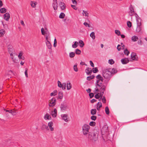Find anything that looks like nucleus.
<instances>
[{"mask_svg": "<svg viewBox=\"0 0 147 147\" xmlns=\"http://www.w3.org/2000/svg\"><path fill=\"white\" fill-rule=\"evenodd\" d=\"M89 96L90 98H91L94 96V94L93 93H90L89 94Z\"/></svg>", "mask_w": 147, "mask_h": 147, "instance_id": "nucleus-62", "label": "nucleus"}, {"mask_svg": "<svg viewBox=\"0 0 147 147\" xmlns=\"http://www.w3.org/2000/svg\"><path fill=\"white\" fill-rule=\"evenodd\" d=\"M66 87L67 90H69L71 89L72 87V85L70 82L67 83Z\"/></svg>", "mask_w": 147, "mask_h": 147, "instance_id": "nucleus-32", "label": "nucleus"}, {"mask_svg": "<svg viewBox=\"0 0 147 147\" xmlns=\"http://www.w3.org/2000/svg\"><path fill=\"white\" fill-rule=\"evenodd\" d=\"M129 9L130 10V11L129 12V15H130V16H132L134 14L135 15V16L136 14H137L136 13H134V9L133 7H132L131 6L129 7Z\"/></svg>", "mask_w": 147, "mask_h": 147, "instance_id": "nucleus-14", "label": "nucleus"}, {"mask_svg": "<svg viewBox=\"0 0 147 147\" xmlns=\"http://www.w3.org/2000/svg\"><path fill=\"white\" fill-rule=\"evenodd\" d=\"M79 43L80 44V47H82L84 45V43L83 41L82 40H80L79 41Z\"/></svg>", "mask_w": 147, "mask_h": 147, "instance_id": "nucleus-36", "label": "nucleus"}, {"mask_svg": "<svg viewBox=\"0 0 147 147\" xmlns=\"http://www.w3.org/2000/svg\"><path fill=\"white\" fill-rule=\"evenodd\" d=\"M115 33L118 36H119L121 34V32L119 30H115Z\"/></svg>", "mask_w": 147, "mask_h": 147, "instance_id": "nucleus-44", "label": "nucleus"}, {"mask_svg": "<svg viewBox=\"0 0 147 147\" xmlns=\"http://www.w3.org/2000/svg\"><path fill=\"white\" fill-rule=\"evenodd\" d=\"M23 54V53L22 52H20L18 55V57L19 58V59H22V60H24V58L23 57H22Z\"/></svg>", "mask_w": 147, "mask_h": 147, "instance_id": "nucleus-28", "label": "nucleus"}, {"mask_svg": "<svg viewBox=\"0 0 147 147\" xmlns=\"http://www.w3.org/2000/svg\"><path fill=\"white\" fill-rule=\"evenodd\" d=\"M108 63L112 65L114 63L115 61L113 59H110L109 60Z\"/></svg>", "mask_w": 147, "mask_h": 147, "instance_id": "nucleus-43", "label": "nucleus"}, {"mask_svg": "<svg viewBox=\"0 0 147 147\" xmlns=\"http://www.w3.org/2000/svg\"><path fill=\"white\" fill-rule=\"evenodd\" d=\"M131 40L133 42H136L138 40V37L136 36H134L132 37Z\"/></svg>", "mask_w": 147, "mask_h": 147, "instance_id": "nucleus-30", "label": "nucleus"}, {"mask_svg": "<svg viewBox=\"0 0 147 147\" xmlns=\"http://www.w3.org/2000/svg\"><path fill=\"white\" fill-rule=\"evenodd\" d=\"M75 53L73 52H71L69 53V55L70 58H72L74 57L75 56Z\"/></svg>", "mask_w": 147, "mask_h": 147, "instance_id": "nucleus-35", "label": "nucleus"}, {"mask_svg": "<svg viewBox=\"0 0 147 147\" xmlns=\"http://www.w3.org/2000/svg\"><path fill=\"white\" fill-rule=\"evenodd\" d=\"M90 129V126L86 124H84L82 126V133L83 135L85 136H87L89 133V130Z\"/></svg>", "mask_w": 147, "mask_h": 147, "instance_id": "nucleus-5", "label": "nucleus"}, {"mask_svg": "<svg viewBox=\"0 0 147 147\" xmlns=\"http://www.w3.org/2000/svg\"><path fill=\"white\" fill-rule=\"evenodd\" d=\"M111 74L116 73L117 71L116 69L115 68H113L111 70Z\"/></svg>", "mask_w": 147, "mask_h": 147, "instance_id": "nucleus-39", "label": "nucleus"}, {"mask_svg": "<svg viewBox=\"0 0 147 147\" xmlns=\"http://www.w3.org/2000/svg\"><path fill=\"white\" fill-rule=\"evenodd\" d=\"M105 111L107 115H109V108L108 107H106L105 108Z\"/></svg>", "mask_w": 147, "mask_h": 147, "instance_id": "nucleus-40", "label": "nucleus"}, {"mask_svg": "<svg viewBox=\"0 0 147 147\" xmlns=\"http://www.w3.org/2000/svg\"><path fill=\"white\" fill-rule=\"evenodd\" d=\"M46 43L47 47V48L49 49H51V45L49 41H46Z\"/></svg>", "mask_w": 147, "mask_h": 147, "instance_id": "nucleus-25", "label": "nucleus"}, {"mask_svg": "<svg viewBox=\"0 0 147 147\" xmlns=\"http://www.w3.org/2000/svg\"><path fill=\"white\" fill-rule=\"evenodd\" d=\"M85 72L87 75H90L92 72V70L91 68H87L85 70Z\"/></svg>", "mask_w": 147, "mask_h": 147, "instance_id": "nucleus-22", "label": "nucleus"}, {"mask_svg": "<svg viewBox=\"0 0 147 147\" xmlns=\"http://www.w3.org/2000/svg\"><path fill=\"white\" fill-rule=\"evenodd\" d=\"M61 116L63 120H64L65 122H67L68 121V115L67 114H62Z\"/></svg>", "mask_w": 147, "mask_h": 147, "instance_id": "nucleus-16", "label": "nucleus"}, {"mask_svg": "<svg viewBox=\"0 0 147 147\" xmlns=\"http://www.w3.org/2000/svg\"><path fill=\"white\" fill-rule=\"evenodd\" d=\"M57 90H54L53 92H51L50 94V95L51 96H55L57 95Z\"/></svg>", "mask_w": 147, "mask_h": 147, "instance_id": "nucleus-33", "label": "nucleus"}, {"mask_svg": "<svg viewBox=\"0 0 147 147\" xmlns=\"http://www.w3.org/2000/svg\"><path fill=\"white\" fill-rule=\"evenodd\" d=\"M37 4V3L36 1H31L30 2V5L32 7H35Z\"/></svg>", "mask_w": 147, "mask_h": 147, "instance_id": "nucleus-27", "label": "nucleus"}, {"mask_svg": "<svg viewBox=\"0 0 147 147\" xmlns=\"http://www.w3.org/2000/svg\"><path fill=\"white\" fill-rule=\"evenodd\" d=\"M41 32L42 35H45L46 41H49L50 39V33L47 28H42L41 29Z\"/></svg>", "mask_w": 147, "mask_h": 147, "instance_id": "nucleus-6", "label": "nucleus"}, {"mask_svg": "<svg viewBox=\"0 0 147 147\" xmlns=\"http://www.w3.org/2000/svg\"><path fill=\"white\" fill-rule=\"evenodd\" d=\"M75 52L76 54L79 55L80 54L81 51L79 49H77L76 50Z\"/></svg>", "mask_w": 147, "mask_h": 147, "instance_id": "nucleus-48", "label": "nucleus"}, {"mask_svg": "<svg viewBox=\"0 0 147 147\" xmlns=\"http://www.w3.org/2000/svg\"><path fill=\"white\" fill-rule=\"evenodd\" d=\"M111 75V69H105L103 70V76L105 78H110Z\"/></svg>", "mask_w": 147, "mask_h": 147, "instance_id": "nucleus-7", "label": "nucleus"}, {"mask_svg": "<svg viewBox=\"0 0 147 147\" xmlns=\"http://www.w3.org/2000/svg\"><path fill=\"white\" fill-rule=\"evenodd\" d=\"M5 33V30L3 29H2L0 30V37H2L4 35Z\"/></svg>", "mask_w": 147, "mask_h": 147, "instance_id": "nucleus-29", "label": "nucleus"}, {"mask_svg": "<svg viewBox=\"0 0 147 147\" xmlns=\"http://www.w3.org/2000/svg\"><path fill=\"white\" fill-rule=\"evenodd\" d=\"M94 76H88L87 78V79L88 80H90L94 78Z\"/></svg>", "mask_w": 147, "mask_h": 147, "instance_id": "nucleus-47", "label": "nucleus"}, {"mask_svg": "<svg viewBox=\"0 0 147 147\" xmlns=\"http://www.w3.org/2000/svg\"><path fill=\"white\" fill-rule=\"evenodd\" d=\"M4 110L6 112H8L9 113H11L13 115H16L17 113L16 111L17 110L16 109H13L11 110H7L4 109Z\"/></svg>", "mask_w": 147, "mask_h": 147, "instance_id": "nucleus-10", "label": "nucleus"}, {"mask_svg": "<svg viewBox=\"0 0 147 147\" xmlns=\"http://www.w3.org/2000/svg\"><path fill=\"white\" fill-rule=\"evenodd\" d=\"M82 14L83 16H85L86 18H88L89 16V14L88 11L84 10L82 11Z\"/></svg>", "mask_w": 147, "mask_h": 147, "instance_id": "nucleus-20", "label": "nucleus"}, {"mask_svg": "<svg viewBox=\"0 0 147 147\" xmlns=\"http://www.w3.org/2000/svg\"><path fill=\"white\" fill-rule=\"evenodd\" d=\"M117 49L118 51H120L121 49V45H118L117 47Z\"/></svg>", "mask_w": 147, "mask_h": 147, "instance_id": "nucleus-63", "label": "nucleus"}, {"mask_svg": "<svg viewBox=\"0 0 147 147\" xmlns=\"http://www.w3.org/2000/svg\"><path fill=\"white\" fill-rule=\"evenodd\" d=\"M96 124L95 122L94 121H91L89 123V125L91 126H94Z\"/></svg>", "mask_w": 147, "mask_h": 147, "instance_id": "nucleus-49", "label": "nucleus"}, {"mask_svg": "<svg viewBox=\"0 0 147 147\" xmlns=\"http://www.w3.org/2000/svg\"><path fill=\"white\" fill-rule=\"evenodd\" d=\"M49 130L50 129L51 131H53L54 130V128L53 127V123L52 121H50L49 122L48 124Z\"/></svg>", "mask_w": 147, "mask_h": 147, "instance_id": "nucleus-11", "label": "nucleus"}, {"mask_svg": "<svg viewBox=\"0 0 147 147\" xmlns=\"http://www.w3.org/2000/svg\"><path fill=\"white\" fill-rule=\"evenodd\" d=\"M71 6L75 10H76L77 9V7L75 5H71Z\"/></svg>", "mask_w": 147, "mask_h": 147, "instance_id": "nucleus-60", "label": "nucleus"}, {"mask_svg": "<svg viewBox=\"0 0 147 147\" xmlns=\"http://www.w3.org/2000/svg\"><path fill=\"white\" fill-rule=\"evenodd\" d=\"M135 17L136 18L137 24L136 31L137 32H140L141 30V20L138 15L136 14Z\"/></svg>", "mask_w": 147, "mask_h": 147, "instance_id": "nucleus-4", "label": "nucleus"}, {"mask_svg": "<svg viewBox=\"0 0 147 147\" xmlns=\"http://www.w3.org/2000/svg\"><path fill=\"white\" fill-rule=\"evenodd\" d=\"M74 70L76 71H78V69L77 67V65H74Z\"/></svg>", "mask_w": 147, "mask_h": 147, "instance_id": "nucleus-56", "label": "nucleus"}, {"mask_svg": "<svg viewBox=\"0 0 147 147\" xmlns=\"http://www.w3.org/2000/svg\"><path fill=\"white\" fill-rule=\"evenodd\" d=\"M91 119L92 120L95 121L96 119V117L94 115H92L91 117Z\"/></svg>", "mask_w": 147, "mask_h": 147, "instance_id": "nucleus-54", "label": "nucleus"}, {"mask_svg": "<svg viewBox=\"0 0 147 147\" xmlns=\"http://www.w3.org/2000/svg\"><path fill=\"white\" fill-rule=\"evenodd\" d=\"M54 9L55 10H56L58 7V4L57 3V0H54L52 4Z\"/></svg>", "mask_w": 147, "mask_h": 147, "instance_id": "nucleus-13", "label": "nucleus"}, {"mask_svg": "<svg viewBox=\"0 0 147 147\" xmlns=\"http://www.w3.org/2000/svg\"><path fill=\"white\" fill-rule=\"evenodd\" d=\"M8 49L9 51V53L10 54V57L12 61L14 63H18V60L15 59V58H14V57L13 56V54L10 52L12 51V49L10 48L9 49V48H8Z\"/></svg>", "mask_w": 147, "mask_h": 147, "instance_id": "nucleus-9", "label": "nucleus"}, {"mask_svg": "<svg viewBox=\"0 0 147 147\" xmlns=\"http://www.w3.org/2000/svg\"><path fill=\"white\" fill-rule=\"evenodd\" d=\"M102 107V104L101 102H98L97 104L96 109L98 111H99L100 108Z\"/></svg>", "mask_w": 147, "mask_h": 147, "instance_id": "nucleus-26", "label": "nucleus"}, {"mask_svg": "<svg viewBox=\"0 0 147 147\" xmlns=\"http://www.w3.org/2000/svg\"><path fill=\"white\" fill-rule=\"evenodd\" d=\"M0 12L1 13H4L6 12V9L4 8H1L0 10Z\"/></svg>", "mask_w": 147, "mask_h": 147, "instance_id": "nucleus-41", "label": "nucleus"}, {"mask_svg": "<svg viewBox=\"0 0 147 147\" xmlns=\"http://www.w3.org/2000/svg\"><path fill=\"white\" fill-rule=\"evenodd\" d=\"M88 134L87 138L89 142H94L97 140L98 134L96 131H90Z\"/></svg>", "mask_w": 147, "mask_h": 147, "instance_id": "nucleus-2", "label": "nucleus"}, {"mask_svg": "<svg viewBox=\"0 0 147 147\" xmlns=\"http://www.w3.org/2000/svg\"><path fill=\"white\" fill-rule=\"evenodd\" d=\"M28 69L26 68L25 69V71L24 72L25 76L26 78L28 77Z\"/></svg>", "mask_w": 147, "mask_h": 147, "instance_id": "nucleus-53", "label": "nucleus"}, {"mask_svg": "<svg viewBox=\"0 0 147 147\" xmlns=\"http://www.w3.org/2000/svg\"><path fill=\"white\" fill-rule=\"evenodd\" d=\"M63 97V94L62 92H60L58 93V98L62 99Z\"/></svg>", "mask_w": 147, "mask_h": 147, "instance_id": "nucleus-31", "label": "nucleus"}, {"mask_svg": "<svg viewBox=\"0 0 147 147\" xmlns=\"http://www.w3.org/2000/svg\"><path fill=\"white\" fill-rule=\"evenodd\" d=\"M127 26L129 28H130L131 26V23L129 21H128L127 22Z\"/></svg>", "mask_w": 147, "mask_h": 147, "instance_id": "nucleus-50", "label": "nucleus"}, {"mask_svg": "<svg viewBox=\"0 0 147 147\" xmlns=\"http://www.w3.org/2000/svg\"><path fill=\"white\" fill-rule=\"evenodd\" d=\"M41 129L43 130H46L47 131L49 130L48 126L45 124H43L42 125Z\"/></svg>", "mask_w": 147, "mask_h": 147, "instance_id": "nucleus-21", "label": "nucleus"}, {"mask_svg": "<svg viewBox=\"0 0 147 147\" xmlns=\"http://www.w3.org/2000/svg\"><path fill=\"white\" fill-rule=\"evenodd\" d=\"M78 45V42L77 41L74 42V44L72 45V47L74 48H76Z\"/></svg>", "mask_w": 147, "mask_h": 147, "instance_id": "nucleus-34", "label": "nucleus"}, {"mask_svg": "<svg viewBox=\"0 0 147 147\" xmlns=\"http://www.w3.org/2000/svg\"><path fill=\"white\" fill-rule=\"evenodd\" d=\"M121 61L123 64H126L129 62V60L127 58L122 59L121 60Z\"/></svg>", "mask_w": 147, "mask_h": 147, "instance_id": "nucleus-19", "label": "nucleus"}, {"mask_svg": "<svg viewBox=\"0 0 147 147\" xmlns=\"http://www.w3.org/2000/svg\"><path fill=\"white\" fill-rule=\"evenodd\" d=\"M59 5L62 10H64L65 7V3L61 2H60L59 3Z\"/></svg>", "mask_w": 147, "mask_h": 147, "instance_id": "nucleus-23", "label": "nucleus"}, {"mask_svg": "<svg viewBox=\"0 0 147 147\" xmlns=\"http://www.w3.org/2000/svg\"><path fill=\"white\" fill-rule=\"evenodd\" d=\"M131 59L133 60H137L138 59V57L136 54L134 52L131 53Z\"/></svg>", "mask_w": 147, "mask_h": 147, "instance_id": "nucleus-12", "label": "nucleus"}, {"mask_svg": "<svg viewBox=\"0 0 147 147\" xmlns=\"http://www.w3.org/2000/svg\"><path fill=\"white\" fill-rule=\"evenodd\" d=\"M62 86L61 88L63 90H65L66 88V84L65 83H63L62 84Z\"/></svg>", "mask_w": 147, "mask_h": 147, "instance_id": "nucleus-46", "label": "nucleus"}, {"mask_svg": "<svg viewBox=\"0 0 147 147\" xmlns=\"http://www.w3.org/2000/svg\"><path fill=\"white\" fill-rule=\"evenodd\" d=\"M92 69L94 73H96L98 71V70L97 67L93 68Z\"/></svg>", "mask_w": 147, "mask_h": 147, "instance_id": "nucleus-51", "label": "nucleus"}, {"mask_svg": "<svg viewBox=\"0 0 147 147\" xmlns=\"http://www.w3.org/2000/svg\"><path fill=\"white\" fill-rule=\"evenodd\" d=\"M57 83L58 86L59 87L61 88V87L62 86V84L61 83V82L60 81H58L57 82Z\"/></svg>", "mask_w": 147, "mask_h": 147, "instance_id": "nucleus-55", "label": "nucleus"}, {"mask_svg": "<svg viewBox=\"0 0 147 147\" xmlns=\"http://www.w3.org/2000/svg\"><path fill=\"white\" fill-rule=\"evenodd\" d=\"M96 112V110L95 109H92L91 110V114L94 115L95 114Z\"/></svg>", "mask_w": 147, "mask_h": 147, "instance_id": "nucleus-38", "label": "nucleus"}, {"mask_svg": "<svg viewBox=\"0 0 147 147\" xmlns=\"http://www.w3.org/2000/svg\"><path fill=\"white\" fill-rule=\"evenodd\" d=\"M124 53L125 55H128L129 53V52L128 51L127 49H126L124 51Z\"/></svg>", "mask_w": 147, "mask_h": 147, "instance_id": "nucleus-45", "label": "nucleus"}, {"mask_svg": "<svg viewBox=\"0 0 147 147\" xmlns=\"http://www.w3.org/2000/svg\"><path fill=\"white\" fill-rule=\"evenodd\" d=\"M96 78L97 80H96L95 85L96 87L97 88L96 91L98 90V88L99 87H102V86H104L105 88H106L107 85L105 84L102 83L103 80V78L100 75H98L96 76Z\"/></svg>", "mask_w": 147, "mask_h": 147, "instance_id": "nucleus-3", "label": "nucleus"}, {"mask_svg": "<svg viewBox=\"0 0 147 147\" xmlns=\"http://www.w3.org/2000/svg\"><path fill=\"white\" fill-rule=\"evenodd\" d=\"M106 88H105V86H103L102 87H99L98 88V90L96 91L97 88L96 87L95 88V90L94 91V93L96 94L95 96V97L97 99H99V100L100 101L102 98V96L103 95L105 91V90Z\"/></svg>", "mask_w": 147, "mask_h": 147, "instance_id": "nucleus-1", "label": "nucleus"}, {"mask_svg": "<svg viewBox=\"0 0 147 147\" xmlns=\"http://www.w3.org/2000/svg\"><path fill=\"white\" fill-rule=\"evenodd\" d=\"M65 16V14L63 13H61L60 14L59 18H63Z\"/></svg>", "mask_w": 147, "mask_h": 147, "instance_id": "nucleus-42", "label": "nucleus"}, {"mask_svg": "<svg viewBox=\"0 0 147 147\" xmlns=\"http://www.w3.org/2000/svg\"><path fill=\"white\" fill-rule=\"evenodd\" d=\"M6 113H5V115L6 116V117L8 118H9L10 117V115H9L10 113H9L8 112H6Z\"/></svg>", "mask_w": 147, "mask_h": 147, "instance_id": "nucleus-61", "label": "nucleus"}, {"mask_svg": "<svg viewBox=\"0 0 147 147\" xmlns=\"http://www.w3.org/2000/svg\"><path fill=\"white\" fill-rule=\"evenodd\" d=\"M57 41H56V39L55 38V39H54V45H53V46L54 47H56V46H57Z\"/></svg>", "mask_w": 147, "mask_h": 147, "instance_id": "nucleus-59", "label": "nucleus"}, {"mask_svg": "<svg viewBox=\"0 0 147 147\" xmlns=\"http://www.w3.org/2000/svg\"><path fill=\"white\" fill-rule=\"evenodd\" d=\"M56 99L55 98H53L49 100V106L50 107H54L56 103Z\"/></svg>", "mask_w": 147, "mask_h": 147, "instance_id": "nucleus-8", "label": "nucleus"}, {"mask_svg": "<svg viewBox=\"0 0 147 147\" xmlns=\"http://www.w3.org/2000/svg\"><path fill=\"white\" fill-rule=\"evenodd\" d=\"M44 118L45 120H51L52 119L51 116L48 113H47L44 115Z\"/></svg>", "mask_w": 147, "mask_h": 147, "instance_id": "nucleus-17", "label": "nucleus"}, {"mask_svg": "<svg viewBox=\"0 0 147 147\" xmlns=\"http://www.w3.org/2000/svg\"><path fill=\"white\" fill-rule=\"evenodd\" d=\"M67 108V105L65 104H62L60 106L61 110L62 111L65 110Z\"/></svg>", "mask_w": 147, "mask_h": 147, "instance_id": "nucleus-18", "label": "nucleus"}, {"mask_svg": "<svg viewBox=\"0 0 147 147\" xmlns=\"http://www.w3.org/2000/svg\"><path fill=\"white\" fill-rule=\"evenodd\" d=\"M57 111L56 109H54L53 111H51V114L53 117H55L57 116Z\"/></svg>", "mask_w": 147, "mask_h": 147, "instance_id": "nucleus-15", "label": "nucleus"}, {"mask_svg": "<svg viewBox=\"0 0 147 147\" xmlns=\"http://www.w3.org/2000/svg\"><path fill=\"white\" fill-rule=\"evenodd\" d=\"M3 28L5 29H7L8 28V26L7 24H4L3 23Z\"/></svg>", "mask_w": 147, "mask_h": 147, "instance_id": "nucleus-58", "label": "nucleus"}, {"mask_svg": "<svg viewBox=\"0 0 147 147\" xmlns=\"http://www.w3.org/2000/svg\"><path fill=\"white\" fill-rule=\"evenodd\" d=\"M90 63L91 66L92 67H94V65L92 61H90Z\"/></svg>", "mask_w": 147, "mask_h": 147, "instance_id": "nucleus-64", "label": "nucleus"}, {"mask_svg": "<svg viewBox=\"0 0 147 147\" xmlns=\"http://www.w3.org/2000/svg\"><path fill=\"white\" fill-rule=\"evenodd\" d=\"M90 37L92 38L93 39H94L95 38V33L94 32H92L91 33L90 35Z\"/></svg>", "mask_w": 147, "mask_h": 147, "instance_id": "nucleus-37", "label": "nucleus"}, {"mask_svg": "<svg viewBox=\"0 0 147 147\" xmlns=\"http://www.w3.org/2000/svg\"><path fill=\"white\" fill-rule=\"evenodd\" d=\"M10 18V15L8 13H6L4 15V19L6 21L9 20V18Z\"/></svg>", "mask_w": 147, "mask_h": 147, "instance_id": "nucleus-24", "label": "nucleus"}, {"mask_svg": "<svg viewBox=\"0 0 147 147\" xmlns=\"http://www.w3.org/2000/svg\"><path fill=\"white\" fill-rule=\"evenodd\" d=\"M84 24L86 27H90L91 26L90 24L86 22H84Z\"/></svg>", "mask_w": 147, "mask_h": 147, "instance_id": "nucleus-52", "label": "nucleus"}, {"mask_svg": "<svg viewBox=\"0 0 147 147\" xmlns=\"http://www.w3.org/2000/svg\"><path fill=\"white\" fill-rule=\"evenodd\" d=\"M102 102L105 103H106V99L105 96H103V97H102Z\"/></svg>", "mask_w": 147, "mask_h": 147, "instance_id": "nucleus-57", "label": "nucleus"}]
</instances>
